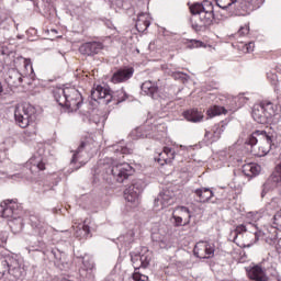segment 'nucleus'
Wrapping results in <instances>:
<instances>
[{"label": "nucleus", "mask_w": 281, "mask_h": 281, "mask_svg": "<svg viewBox=\"0 0 281 281\" xmlns=\"http://www.w3.org/2000/svg\"><path fill=\"white\" fill-rule=\"evenodd\" d=\"M88 148H89V140H82L72 155V158L70 160V166H76V165L85 166L87 161L80 160V159L85 157V153H87Z\"/></svg>", "instance_id": "obj_22"}, {"label": "nucleus", "mask_w": 281, "mask_h": 281, "mask_svg": "<svg viewBox=\"0 0 281 281\" xmlns=\"http://www.w3.org/2000/svg\"><path fill=\"white\" fill-rule=\"evenodd\" d=\"M13 280H23L25 278L26 272L25 268L23 267V263L19 261V259L14 258L11 261V265L9 266L8 272Z\"/></svg>", "instance_id": "obj_18"}, {"label": "nucleus", "mask_w": 281, "mask_h": 281, "mask_svg": "<svg viewBox=\"0 0 281 281\" xmlns=\"http://www.w3.org/2000/svg\"><path fill=\"white\" fill-rule=\"evenodd\" d=\"M26 34H36V30L35 29H30L26 31Z\"/></svg>", "instance_id": "obj_50"}, {"label": "nucleus", "mask_w": 281, "mask_h": 281, "mask_svg": "<svg viewBox=\"0 0 281 281\" xmlns=\"http://www.w3.org/2000/svg\"><path fill=\"white\" fill-rule=\"evenodd\" d=\"M225 133V123L215 124L211 131H206L204 134L205 142L207 144H214L221 139V135Z\"/></svg>", "instance_id": "obj_23"}, {"label": "nucleus", "mask_w": 281, "mask_h": 281, "mask_svg": "<svg viewBox=\"0 0 281 281\" xmlns=\"http://www.w3.org/2000/svg\"><path fill=\"white\" fill-rule=\"evenodd\" d=\"M172 76H173L175 80H181L182 82H184V80H187V78H188V75L180 72V71L173 72Z\"/></svg>", "instance_id": "obj_42"}, {"label": "nucleus", "mask_w": 281, "mask_h": 281, "mask_svg": "<svg viewBox=\"0 0 281 281\" xmlns=\"http://www.w3.org/2000/svg\"><path fill=\"white\" fill-rule=\"evenodd\" d=\"M133 172H135V169H133L128 162L117 164L116 167L112 168V175L114 179H116L117 183H124Z\"/></svg>", "instance_id": "obj_12"}, {"label": "nucleus", "mask_w": 281, "mask_h": 281, "mask_svg": "<svg viewBox=\"0 0 281 281\" xmlns=\"http://www.w3.org/2000/svg\"><path fill=\"white\" fill-rule=\"evenodd\" d=\"M247 3L254 5V8H260L265 0H216V5L222 8V10H243Z\"/></svg>", "instance_id": "obj_7"}, {"label": "nucleus", "mask_w": 281, "mask_h": 281, "mask_svg": "<svg viewBox=\"0 0 281 281\" xmlns=\"http://www.w3.org/2000/svg\"><path fill=\"white\" fill-rule=\"evenodd\" d=\"M247 232V226L240 224L236 226L234 231L231 232L229 238H233V243H236L238 240V236H241V234H245Z\"/></svg>", "instance_id": "obj_37"}, {"label": "nucleus", "mask_w": 281, "mask_h": 281, "mask_svg": "<svg viewBox=\"0 0 281 281\" xmlns=\"http://www.w3.org/2000/svg\"><path fill=\"white\" fill-rule=\"evenodd\" d=\"M258 236H260V233L255 232V238H256V240H258Z\"/></svg>", "instance_id": "obj_55"}, {"label": "nucleus", "mask_w": 281, "mask_h": 281, "mask_svg": "<svg viewBox=\"0 0 281 281\" xmlns=\"http://www.w3.org/2000/svg\"><path fill=\"white\" fill-rule=\"evenodd\" d=\"M83 267L79 270V276L83 281L93 280V269H95V263L93 259L89 257H83L82 260Z\"/></svg>", "instance_id": "obj_19"}, {"label": "nucleus", "mask_w": 281, "mask_h": 281, "mask_svg": "<svg viewBox=\"0 0 281 281\" xmlns=\"http://www.w3.org/2000/svg\"><path fill=\"white\" fill-rule=\"evenodd\" d=\"M31 227L36 236L43 238L45 234H47V223L41 218L38 215H31L30 216Z\"/></svg>", "instance_id": "obj_20"}, {"label": "nucleus", "mask_w": 281, "mask_h": 281, "mask_svg": "<svg viewBox=\"0 0 281 281\" xmlns=\"http://www.w3.org/2000/svg\"><path fill=\"white\" fill-rule=\"evenodd\" d=\"M143 26L145 27V30H148V27H150V21L146 20V13H139L136 21L137 30H143Z\"/></svg>", "instance_id": "obj_34"}, {"label": "nucleus", "mask_w": 281, "mask_h": 281, "mask_svg": "<svg viewBox=\"0 0 281 281\" xmlns=\"http://www.w3.org/2000/svg\"><path fill=\"white\" fill-rule=\"evenodd\" d=\"M144 192V184L140 181H137L124 190V199L127 203L137 205L139 203V194Z\"/></svg>", "instance_id": "obj_11"}, {"label": "nucleus", "mask_w": 281, "mask_h": 281, "mask_svg": "<svg viewBox=\"0 0 281 281\" xmlns=\"http://www.w3.org/2000/svg\"><path fill=\"white\" fill-rule=\"evenodd\" d=\"M134 74L135 69L133 67L120 68L112 75L111 82H113V85L126 82L127 80H131V78H133Z\"/></svg>", "instance_id": "obj_16"}, {"label": "nucleus", "mask_w": 281, "mask_h": 281, "mask_svg": "<svg viewBox=\"0 0 281 281\" xmlns=\"http://www.w3.org/2000/svg\"><path fill=\"white\" fill-rule=\"evenodd\" d=\"M176 212H178L179 216L184 218L186 223H190V220L192 218V213L190 212V209L188 206H178L176 209Z\"/></svg>", "instance_id": "obj_35"}, {"label": "nucleus", "mask_w": 281, "mask_h": 281, "mask_svg": "<svg viewBox=\"0 0 281 281\" xmlns=\"http://www.w3.org/2000/svg\"><path fill=\"white\" fill-rule=\"evenodd\" d=\"M164 155L166 157L164 158L165 164H171L172 160L175 159V151L170 147H164L162 153H160V157H164Z\"/></svg>", "instance_id": "obj_38"}, {"label": "nucleus", "mask_w": 281, "mask_h": 281, "mask_svg": "<svg viewBox=\"0 0 281 281\" xmlns=\"http://www.w3.org/2000/svg\"><path fill=\"white\" fill-rule=\"evenodd\" d=\"M188 47H189V49H194L196 47H203V42H201L199 40H191Z\"/></svg>", "instance_id": "obj_41"}, {"label": "nucleus", "mask_w": 281, "mask_h": 281, "mask_svg": "<svg viewBox=\"0 0 281 281\" xmlns=\"http://www.w3.org/2000/svg\"><path fill=\"white\" fill-rule=\"evenodd\" d=\"M168 100H172V98L168 97Z\"/></svg>", "instance_id": "obj_62"}, {"label": "nucleus", "mask_w": 281, "mask_h": 281, "mask_svg": "<svg viewBox=\"0 0 281 281\" xmlns=\"http://www.w3.org/2000/svg\"><path fill=\"white\" fill-rule=\"evenodd\" d=\"M274 278L277 281H281V277L278 273L274 274Z\"/></svg>", "instance_id": "obj_54"}, {"label": "nucleus", "mask_w": 281, "mask_h": 281, "mask_svg": "<svg viewBox=\"0 0 281 281\" xmlns=\"http://www.w3.org/2000/svg\"><path fill=\"white\" fill-rule=\"evenodd\" d=\"M26 172L23 173H15L12 176V179H26L30 181L32 176L30 175H38V172H43L45 170V159L41 154H34L29 161L25 162Z\"/></svg>", "instance_id": "obj_6"}, {"label": "nucleus", "mask_w": 281, "mask_h": 281, "mask_svg": "<svg viewBox=\"0 0 281 281\" xmlns=\"http://www.w3.org/2000/svg\"><path fill=\"white\" fill-rule=\"evenodd\" d=\"M38 117L36 108L30 103H22L15 108L14 119L20 128H27L34 124Z\"/></svg>", "instance_id": "obj_5"}, {"label": "nucleus", "mask_w": 281, "mask_h": 281, "mask_svg": "<svg viewBox=\"0 0 281 281\" xmlns=\"http://www.w3.org/2000/svg\"><path fill=\"white\" fill-rule=\"evenodd\" d=\"M246 52L250 54V52H254V48L256 47V44L254 42H249L248 44L245 45Z\"/></svg>", "instance_id": "obj_46"}, {"label": "nucleus", "mask_w": 281, "mask_h": 281, "mask_svg": "<svg viewBox=\"0 0 281 281\" xmlns=\"http://www.w3.org/2000/svg\"><path fill=\"white\" fill-rule=\"evenodd\" d=\"M209 117H216V115H227V109L221 105H213L207 110Z\"/></svg>", "instance_id": "obj_33"}, {"label": "nucleus", "mask_w": 281, "mask_h": 281, "mask_svg": "<svg viewBox=\"0 0 281 281\" xmlns=\"http://www.w3.org/2000/svg\"><path fill=\"white\" fill-rule=\"evenodd\" d=\"M55 102L63 109H67L70 113L78 111L82 106V94L78 89L66 87L53 90Z\"/></svg>", "instance_id": "obj_3"}, {"label": "nucleus", "mask_w": 281, "mask_h": 281, "mask_svg": "<svg viewBox=\"0 0 281 281\" xmlns=\"http://www.w3.org/2000/svg\"><path fill=\"white\" fill-rule=\"evenodd\" d=\"M1 93H3V86L0 82V95H1Z\"/></svg>", "instance_id": "obj_56"}, {"label": "nucleus", "mask_w": 281, "mask_h": 281, "mask_svg": "<svg viewBox=\"0 0 281 281\" xmlns=\"http://www.w3.org/2000/svg\"><path fill=\"white\" fill-rule=\"evenodd\" d=\"M251 117L257 124H278L281 115L276 113L271 101H263L252 106Z\"/></svg>", "instance_id": "obj_4"}, {"label": "nucleus", "mask_w": 281, "mask_h": 281, "mask_svg": "<svg viewBox=\"0 0 281 281\" xmlns=\"http://www.w3.org/2000/svg\"><path fill=\"white\" fill-rule=\"evenodd\" d=\"M4 155H5V153L0 150V164H1V160L3 159Z\"/></svg>", "instance_id": "obj_51"}, {"label": "nucleus", "mask_w": 281, "mask_h": 281, "mask_svg": "<svg viewBox=\"0 0 281 281\" xmlns=\"http://www.w3.org/2000/svg\"><path fill=\"white\" fill-rule=\"evenodd\" d=\"M104 115L100 114H92L89 119L90 124H95L99 128H104V122H105Z\"/></svg>", "instance_id": "obj_36"}, {"label": "nucleus", "mask_w": 281, "mask_h": 281, "mask_svg": "<svg viewBox=\"0 0 281 281\" xmlns=\"http://www.w3.org/2000/svg\"><path fill=\"white\" fill-rule=\"evenodd\" d=\"M103 48L104 44H102V42H86L79 47V52L83 56H95V54H100Z\"/></svg>", "instance_id": "obj_17"}, {"label": "nucleus", "mask_w": 281, "mask_h": 281, "mask_svg": "<svg viewBox=\"0 0 281 281\" xmlns=\"http://www.w3.org/2000/svg\"><path fill=\"white\" fill-rule=\"evenodd\" d=\"M175 201H177L175 198V191L170 189H164L155 200V205L159 206L160 203L161 210H164V207H170V205H175Z\"/></svg>", "instance_id": "obj_15"}, {"label": "nucleus", "mask_w": 281, "mask_h": 281, "mask_svg": "<svg viewBox=\"0 0 281 281\" xmlns=\"http://www.w3.org/2000/svg\"><path fill=\"white\" fill-rule=\"evenodd\" d=\"M135 238V231H128L125 235L120 236L119 240H121V243H125L126 245H131V243H133Z\"/></svg>", "instance_id": "obj_39"}, {"label": "nucleus", "mask_w": 281, "mask_h": 281, "mask_svg": "<svg viewBox=\"0 0 281 281\" xmlns=\"http://www.w3.org/2000/svg\"><path fill=\"white\" fill-rule=\"evenodd\" d=\"M116 100V104H120L122 102H126V100H128L130 102L133 101V95L126 93V91L124 90V88H122L121 90H117L116 92H114L112 94V100Z\"/></svg>", "instance_id": "obj_31"}, {"label": "nucleus", "mask_w": 281, "mask_h": 281, "mask_svg": "<svg viewBox=\"0 0 281 281\" xmlns=\"http://www.w3.org/2000/svg\"><path fill=\"white\" fill-rule=\"evenodd\" d=\"M238 34L239 36H247V34H249V26L240 27Z\"/></svg>", "instance_id": "obj_45"}, {"label": "nucleus", "mask_w": 281, "mask_h": 281, "mask_svg": "<svg viewBox=\"0 0 281 281\" xmlns=\"http://www.w3.org/2000/svg\"><path fill=\"white\" fill-rule=\"evenodd\" d=\"M52 32H55V33H57L58 31H56V30H53Z\"/></svg>", "instance_id": "obj_61"}, {"label": "nucleus", "mask_w": 281, "mask_h": 281, "mask_svg": "<svg viewBox=\"0 0 281 281\" xmlns=\"http://www.w3.org/2000/svg\"><path fill=\"white\" fill-rule=\"evenodd\" d=\"M8 225L13 234H19L23 231V217L15 215V217L9 220Z\"/></svg>", "instance_id": "obj_27"}, {"label": "nucleus", "mask_w": 281, "mask_h": 281, "mask_svg": "<svg viewBox=\"0 0 281 281\" xmlns=\"http://www.w3.org/2000/svg\"><path fill=\"white\" fill-rule=\"evenodd\" d=\"M123 281H126V280H123ZM127 281H135V280H134L133 277H132V279H128Z\"/></svg>", "instance_id": "obj_60"}, {"label": "nucleus", "mask_w": 281, "mask_h": 281, "mask_svg": "<svg viewBox=\"0 0 281 281\" xmlns=\"http://www.w3.org/2000/svg\"><path fill=\"white\" fill-rule=\"evenodd\" d=\"M176 227H181L183 225V217L181 215H173Z\"/></svg>", "instance_id": "obj_44"}, {"label": "nucleus", "mask_w": 281, "mask_h": 281, "mask_svg": "<svg viewBox=\"0 0 281 281\" xmlns=\"http://www.w3.org/2000/svg\"><path fill=\"white\" fill-rule=\"evenodd\" d=\"M187 267H192V262H187Z\"/></svg>", "instance_id": "obj_58"}, {"label": "nucleus", "mask_w": 281, "mask_h": 281, "mask_svg": "<svg viewBox=\"0 0 281 281\" xmlns=\"http://www.w3.org/2000/svg\"><path fill=\"white\" fill-rule=\"evenodd\" d=\"M8 82L11 87H20L23 83V76L19 71L13 70L8 78Z\"/></svg>", "instance_id": "obj_32"}, {"label": "nucleus", "mask_w": 281, "mask_h": 281, "mask_svg": "<svg viewBox=\"0 0 281 281\" xmlns=\"http://www.w3.org/2000/svg\"><path fill=\"white\" fill-rule=\"evenodd\" d=\"M272 225L274 229H279L281 232V213H276L272 218Z\"/></svg>", "instance_id": "obj_40"}, {"label": "nucleus", "mask_w": 281, "mask_h": 281, "mask_svg": "<svg viewBox=\"0 0 281 281\" xmlns=\"http://www.w3.org/2000/svg\"><path fill=\"white\" fill-rule=\"evenodd\" d=\"M194 194L198 203H207L214 196V191H211L210 188H200L194 191Z\"/></svg>", "instance_id": "obj_24"}, {"label": "nucleus", "mask_w": 281, "mask_h": 281, "mask_svg": "<svg viewBox=\"0 0 281 281\" xmlns=\"http://www.w3.org/2000/svg\"><path fill=\"white\" fill-rule=\"evenodd\" d=\"M187 256H188L189 260H192V255H190L189 252H187Z\"/></svg>", "instance_id": "obj_57"}, {"label": "nucleus", "mask_w": 281, "mask_h": 281, "mask_svg": "<svg viewBox=\"0 0 281 281\" xmlns=\"http://www.w3.org/2000/svg\"><path fill=\"white\" fill-rule=\"evenodd\" d=\"M109 166V162H106V160H103V162H99V166Z\"/></svg>", "instance_id": "obj_52"}, {"label": "nucleus", "mask_w": 281, "mask_h": 281, "mask_svg": "<svg viewBox=\"0 0 281 281\" xmlns=\"http://www.w3.org/2000/svg\"><path fill=\"white\" fill-rule=\"evenodd\" d=\"M143 95H148L151 100H164V97L159 93V86L157 81H144L140 86Z\"/></svg>", "instance_id": "obj_14"}, {"label": "nucleus", "mask_w": 281, "mask_h": 281, "mask_svg": "<svg viewBox=\"0 0 281 281\" xmlns=\"http://www.w3.org/2000/svg\"><path fill=\"white\" fill-rule=\"evenodd\" d=\"M21 214H23V210L19 207L16 202L7 200L0 204V216H2V218L12 220Z\"/></svg>", "instance_id": "obj_8"}, {"label": "nucleus", "mask_w": 281, "mask_h": 281, "mask_svg": "<svg viewBox=\"0 0 281 281\" xmlns=\"http://www.w3.org/2000/svg\"><path fill=\"white\" fill-rule=\"evenodd\" d=\"M262 167L256 162L246 164L243 166L241 171L244 172L245 177H258Z\"/></svg>", "instance_id": "obj_26"}, {"label": "nucleus", "mask_w": 281, "mask_h": 281, "mask_svg": "<svg viewBox=\"0 0 281 281\" xmlns=\"http://www.w3.org/2000/svg\"><path fill=\"white\" fill-rule=\"evenodd\" d=\"M8 281V280H7Z\"/></svg>", "instance_id": "obj_63"}, {"label": "nucleus", "mask_w": 281, "mask_h": 281, "mask_svg": "<svg viewBox=\"0 0 281 281\" xmlns=\"http://www.w3.org/2000/svg\"><path fill=\"white\" fill-rule=\"evenodd\" d=\"M13 259L14 257L10 255H0V279L2 278V276H5V273H8Z\"/></svg>", "instance_id": "obj_28"}, {"label": "nucleus", "mask_w": 281, "mask_h": 281, "mask_svg": "<svg viewBox=\"0 0 281 281\" xmlns=\"http://www.w3.org/2000/svg\"><path fill=\"white\" fill-rule=\"evenodd\" d=\"M278 183H281V175L276 169V171L272 172V175L262 184L261 199H265L270 190H274V188H278Z\"/></svg>", "instance_id": "obj_21"}, {"label": "nucleus", "mask_w": 281, "mask_h": 281, "mask_svg": "<svg viewBox=\"0 0 281 281\" xmlns=\"http://www.w3.org/2000/svg\"><path fill=\"white\" fill-rule=\"evenodd\" d=\"M209 3L207 8L203 3L195 2L189 7L192 14L190 19L191 27L196 33L207 32L210 26L214 23V7L212 2Z\"/></svg>", "instance_id": "obj_1"}, {"label": "nucleus", "mask_w": 281, "mask_h": 281, "mask_svg": "<svg viewBox=\"0 0 281 281\" xmlns=\"http://www.w3.org/2000/svg\"><path fill=\"white\" fill-rule=\"evenodd\" d=\"M65 234H67V236H71V234L69 232H67V231L65 232Z\"/></svg>", "instance_id": "obj_59"}, {"label": "nucleus", "mask_w": 281, "mask_h": 281, "mask_svg": "<svg viewBox=\"0 0 281 281\" xmlns=\"http://www.w3.org/2000/svg\"><path fill=\"white\" fill-rule=\"evenodd\" d=\"M267 78L272 85H276V82H278V75H276L274 72H267Z\"/></svg>", "instance_id": "obj_43"}, {"label": "nucleus", "mask_w": 281, "mask_h": 281, "mask_svg": "<svg viewBox=\"0 0 281 281\" xmlns=\"http://www.w3.org/2000/svg\"><path fill=\"white\" fill-rule=\"evenodd\" d=\"M91 100L94 102L102 101L103 104H110L111 100H113V94L111 93V89L97 86L95 89L91 90Z\"/></svg>", "instance_id": "obj_13"}, {"label": "nucleus", "mask_w": 281, "mask_h": 281, "mask_svg": "<svg viewBox=\"0 0 281 281\" xmlns=\"http://www.w3.org/2000/svg\"><path fill=\"white\" fill-rule=\"evenodd\" d=\"M106 26L111 30V27H113V24L110 21H108Z\"/></svg>", "instance_id": "obj_53"}, {"label": "nucleus", "mask_w": 281, "mask_h": 281, "mask_svg": "<svg viewBox=\"0 0 281 281\" xmlns=\"http://www.w3.org/2000/svg\"><path fill=\"white\" fill-rule=\"evenodd\" d=\"M158 245L160 247V249H166V247H168V244L166 243V240L161 239L160 241H158Z\"/></svg>", "instance_id": "obj_49"}, {"label": "nucleus", "mask_w": 281, "mask_h": 281, "mask_svg": "<svg viewBox=\"0 0 281 281\" xmlns=\"http://www.w3.org/2000/svg\"><path fill=\"white\" fill-rule=\"evenodd\" d=\"M89 234H91V227L88 226L87 221L79 224L75 229L76 238H89Z\"/></svg>", "instance_id": "obj_30"}, {"label": "nucleus", "mask_w": 281, "mask_h": 281, "mask_svg": "<svg viewBox=\"0 0 281 281\" xmlns=\"http://www.w3.org/2000/svg\"><path fill=\"white\" fill-rule=\"evenodd\" d=\"M164 159H166V155L159 154L157 158H155V161H157L160 166H164L166 162H164Z\"/></svg>", "instance_id": "obj_47"}, {"label": "nucleus", "mask_w": 281, "mask_h": 281, "mask_svg": "<svg viewBox=\"0 0 281 281\" xmlns=\"http://www.w3.org/2000/svg\"><path fill=\"white\" fill-rule=\"evenodd\" d=\"M214 244L199 241L193 248V256H195V258L207 260L210 258H214Z\"/></svg>", "instance_id": "obj_9"}, {"label": "nucleus", "mask_w": 281, "mask_h": 281, "mask_svg": "<svg viewBox=\"0 0 281 281\" xmlns=\"http://www.w3.org/2000/svg\"><path fill=\"white\" fill-rule=\"evenodd\" d=\"M52 255L56 260H60V256H61L60 250H52Z\"/></svg>", "instance_id": "obj_48"}, {"label": "nucleus", "mask_w": 281, "mask_h": 281, "mask_svg": "<svg viewBox=\"0 0 281 281\" xmlns=\"http://www.w3.org/2000/svg\"><path fill=\"white\" fill-rule=\"evenodd\" d=\"M259 142V157H265L271 153L272 148H276L278 144V133L272 128L257 130L252 132L246 139L245 144L248 146H256Z\"/></svg>", "instance_id": "obj_2"}, {"label": "nucleus", "mask_w": 281, "mask_h": 281, "mask_svg": "<svg viewBox=\"0 0 281 281\" xmlns=\"http://www.w3.org/2000/svg\"><path fill=\"white\" fill-rule=\"evenodd\" d=\"M112 149L116 155L115 159H122V157H124L123 155H131L133 153V148L124 146V143H117L116 145L112 146Z\"/></svg>", "instance_id": "obj_29"}, {"label": "nucleus", "mask_w": 281, "mask_h": 281, "mask_svg": "<svg viewBox=\"0 0 281 281\" xmlns=\"http://www.w3.org/2000/svg\"><path fill=\"white\" fill-rule=\"evenodd\" d=\"M183 117L187 119L188 122L196 124L203 122V112L199 111V109H190L183 112Z\"/></svg>", "instance_id": "obj_25"}, {"label": "nucleus", "mask_w": 281, "mask_h": 281, "mask_svg": "<svg viewBox=\"0 0 281 281\" xmlns=\"http://www.w3.org/2000/svg\"><path fill=\"white\" fill-rule=\"evenodd\" d=\"M248 280L252 281H269L267 276V269L262 267V263L251 265L245 268Z\"/></svg>", "instance_id": "obj_10"}]
</instances>
